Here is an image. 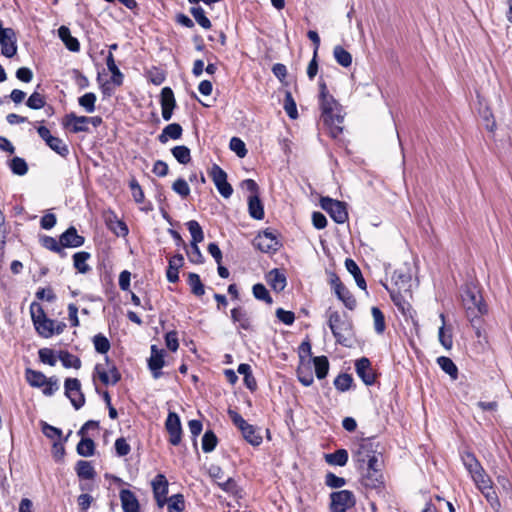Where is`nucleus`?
I'll return each mask as SVG.
<instances>
[{
  "label": "nucleus",
  "instance_id": "f257e3e1",
  "mask_svg": "<svg viewBox=\"0 0 512 512\" xmlns=\"http://www.w3.org/2000/svg\"><path fill=\"white\" fill-rule=\"evenodd\" d=\"M320 89V107L321 119L323 123L329 127L330 134L336 138L342 133L343 115L341 114V105L338 101L329 94L327 85L324 81L319 82Z\"/></svg>",
  "mask_w": 512,
  "mask_h": 512
},
{
  "label": "nucleus",
  "instance_id": "f03ea898",
  "mask_svg": "<svg viewBox=\"0 0 512 512\" xmlns=\"http://www.w3.org/2000/svg\"><path fill=\"white\" fill-rule=\"evenodd\" d=\"M461 297L466 316L471 323L479 320L481 316L487 313V306L483 302L480 291L475 286L466 285Z\"/></svg>",
  "mask_w": 512,
  "mask_h": 512
},
{
  "label": "nucleus",
  "instance_id": "7ed1b4c3",
  "mask_svg": "<svg viewBox=\"0 0 512 512\" xmlns=\"http://www.w3.org/2000/svg\"><path fill=\"white\" fill-rule=\"evenodd\" d=\"M328 326L338 344L349 346L353 333L352 323L346 316L338 311H329Z\"/></svg>",
  "mask_w": 512,
  "mask_h": 512
},
{
  "label": "nucleus",
  "instance_id": "20e7f679",
  "mask_svg": "<svg viewBox=\"0 0 512 512\" xmlns=\"http://www.w3.org/2000/svg\"><path fill=\"white\" fill-rule=\"evenodd\" d=\"M30 313L34 328L41 337L50 338L55 334V321L46 316L40 304L33 302L30 305Z\"/></svg>",
  "mask_w": 512,
  "mask_h": 512
},
{
  "label": "nucleus",
  "instance_id": "39448f33",
  "mask_svg": "<svg viewBox=\"0 0 512 512\" xmlns=\"http://www.w3.org/2000/svg\"><path fill=\"white\" fill-rule=\"evenodd\" d=\"M95 377H98L104 385H116L121 380L119 370L107 356L104 363L95 365L93 378Z\"/></svg>",
  "mask_w": 512,
  "mask_h": 512
},
{
  "label": "nucleus",
  "instance_id": "423d86ee",
  "mask_svg": "<svg viewBox=\"0 0 512 512\" xmlns=\"http://www.w3.org/2000/svg\"><path fill=\"white\" fill-rule=\"evenodd\" d=\"M331 512H347L355 506L356 498L350 490H340L330 494Z\"/></svg>",
  "mask_w": 512,
  "mask_h": 512
},
{
  "label": "nucleus",
  "instance_id": "0eeeda50",
  "mask_svg": "<svg viewBox=\"0 0 512 512\" xmlns=\"http://www.w3.org/2000/svg\"><path fill=\"white\" fill-rule=\"evenodd\" d=\"M320 204L330 217L338 224H343L348 220V212L344 202L329 197H322Z\"/></svg>",
  "mask_w": 512,
  "mask_h": 512
},
{
  "label": "nucleus",
  "instance_id": "6e6552de",
  "mask_svg": "<svg viewBox=\"0 0 512 512\" xmlns=\"http://www.w3.org/2000/svg\"><path fill=\"white\" fill-rule=\"evenodd\" d=\"M253 244L257 249L264 253H276L281 247L278 236L269 229L259 233L255 237Z\"/></svg>",
  "mask_w": 512,
  "mask_h": 512
},
{
  "label": "nucleus",
  "instance_id": "1a4fd4ad",
  "mask_svg": "<svg viewBox=\"0 0 512 512\" xmlns=\"http://www.w3.org/2000/svg\"><path fill=\"white\" fill-rule=\"evenodd\" d=\"M0 45L1 53L7 58H12L17 53V37L12 28H4L0 20Z\"/></svg>",
  "mask_w": 512,
  "mask_h": 512
},
{
  "label": "nucleus",
  "instance_id": "9d476101",
  "mask_svg": "<svg viewBox=\"0 0 512 512\" xmlns=\"http://www.w3.org/2000/svg\"><path fill=\"white\" fill-rule=\"evenodd\" d=\"M65 395L69 398L73 407L78 410L85 403L84 394L81 391V383L77 378H67L64 383Z\"/></svg>",
  "mask_w": 512,
  "mask_h": 512
},
{
  "label": "nucleus",
  "instance_id": "9b49d317",
  "mask_svg": "<svg viewBox=\"0 0 512 512\" xmlns=\"http://www.w3.org/2000/svg\"><path fill=\"white\" fill-rule=\"evenodd\" d=\"M165 428L169 434V443L177 446L181 442L182 427L181 421L177 413L169 412L165 421Z\"/></svg>",
  "mask_w": 512,
  "mask_h": 512
},
{
  "label": "nucleus",
  "instance_id": "f8f14e48",
  "mask_svg": "<svg viewBox=\"0 0 512 512\" xmlns=\"http://www.w3.org/2000/svg\"><path fill=\"white\" fill-rule=\"evenodd\" d=\"M355 370L365 385L371 386L376 381V373L368 358L362 357L355 362Z\"/></svg>",
  "mask_w": 512,
  "mask_h": 512
},
{
  "label": "nucleus",
  "instance_id": "ddd939ff",
  "mask_svg": "<svg viewBox=\"0 0 512 512\" xmlns=\"http://www.w3.org/2000/svg\"><path fill=\"white\" fill-rule=\"evenodd\" d=\"M412 276L407 267L396 269L392 274V282L397 291L410 295Z\"/></svg>",
  "mask_w": 512,
  "mask_h": 512
},
{
  "label": "nucleus",
  "instance_id": "4468645a",
  "mask_svg": "<svg viewBox=\"0 0 512 512\" xmlns=\"http://www.w3.org/2000/svg\"><path fill=\"white\" fill-rule=\"evenodd\" d=\"M152 489L157 505L162 508L166 504L168 481L163 474H158L152 480Z\"/></svg>",
  "mask_w": 512,
  "mask_h": 512
},
{
  "label": "nucleus",
  "instance_id": "2eb2a0df",
  "mask_svg": "<svg viewBox=\"0 0 512 512\" xmlns=\"http://www.w3.org/2000/svg\"><path fill=\"white\" fill-rule=\"evenodd\" d=\"M164 350L158 349L156 345L151 346V355L148 359V367L154 379L162 376L161 369L164 366Z\"/></svg>",
  "mask_w": 512,
  "mask_h": 512
},
{
  "label": "nucleus",
  "instance_id": "dca6fc26",
  "mask_svg": "<svg viewBox=\"0 0 512 512\" xmlns=\"http://www.w3.org/2000/svg\"><path fill=\"white\" fill-rule=\"evenodd\" d=\"M59 238L63 250L64 248L81 247L85 242V238L78 234L77 229L74 226H70L59 236Z\"/></svg>",
  "mask_w": 512,
  "mask_h": 512
},
{
  "label": "nucleus",
  "instance_id": "f3484780",
  "mask_svg": "<svg viewBox=\"0 0 512 512\" xmlns=\"http://www.w3.org/2000/svg\"><path fill=\"white\" fill-rule=\"evenodd\" d=\"M63 125L73 133L90 131L87 116H77L75 113L67 114Z\"/></svg>",
  "mask_w": 512,
  "mask_h": 512
},
{
  "label": "nucleus",
  "instance_id": "a211bd4d",
  "mask_svg": "<svg viewBox=\"0 0 512 512\" xmlns=\"http://www.w3.org/2000/svg\"><path fill=\"white\" fill-rule=\"evenodd\" d=\"M176 106L174 93L170 87H164L161 91V108L162 117L165 121H169Z\"/></svg>",
  "mask_w": 512,
  "mask_h": 512
},
{
  "label": "nucleus",
  "instance_id": "6ab92c4d",
  "mask_svg": "<svg viewBox=\"0 0 512 512\" xmlns=\"http://www.w3.org/2000/svg\"><path fill=\"white\" fill-rule=\"evenodd\" d=\"M231 320L237 325L238 329L245 331L252 330V320L247 310L242 306H237L231 310Z\"/></svg>",
  "mask_w": 512,
  "mask_h": 512
},
{
  "label": "nucleus",
  "instance_id": "aec40b11",
  "mask_svg": "<svg viewBox=\"0 0 512 512\" xmlns=\"http://www.w3.org/2000/svg\"><path fill=\"white\" fill-rule=\"evenodd\" d=\"M184 265V257L182 254H176L169 259L166 277L168 282L176 283L179 280V270Z\"/></svg>",
  "mask_w": 512,
  "mask_h": 512
},
{
  "label": "nucleus",
  "instance_id": "412c9836",
  "mask_svg": "<svg viewBox=\"0 0 512 512\" xmlns=\"http://www.w3.org/2000/svg\"><path fill=\"white\" fill-rule=\"evenodd\" d=\"M119 496L123 512H140L139 502L132 491L128 489H122Z\"/></svg>",
  "mask_w": 512,
  "mask_h": 512
},
{
  "label": "nucleus",
  "instance_id": "4be33fe9",
  "mask_svg": "<svg viewBox=\"0 0 512 512\" xmlns=\"http://www.w3.org/2000/svg\"><path fill=\"white\" fill-rule=\"evenodd\" d=\"M266 281L276 292L283 291L287 285L286 276L277 268H274L267 273Z\"/></svg>",
  "mask_w": 512,
  "mask_h": 512
},
{
  "label": "nucleus",
  "instance_id": "5701e85b",
  "mask_svg": "<svg viewBox=\"0 0 512 512\" xmlns=\"http://www.w3.org/2000/svg\"><path fill=\"white\" fill-rule=\"evenodd\" d=\"M183 129L178 123L168 124L158 136L159 142L167 143L169 139L178 140L182 136Z\"/></svg>",
  "mask_w": 512,
  "mask_h": 512
},
{
  "label": "nucleus",
  "instance_id": "b1692460",
  "mask_svg": "<svg viewBox=\"0 0 512 512\" xmlns=\"http://www.w3.org/2000/svg\"><path fill=\"white\" fill-rule=\"evenodd\" d=\"M41 246L49 251L57 253L60 257H66V252L62 249L60 239L56 240L52 236L42 235L39 238Z\"/></svg>",
  "mask_w": 512,
  "mask_h": 512
},
{
  "label": "nucleus",
  "instance_id": "393cba45",
  "mask_svg": "<svg viewBox=\"0 0 512 512\" xmlns=\"http://www.w3.org/2000/svg\"><path fill=\"white\" fill-rule=\"evenodd\" d=\"M58 35L68 50L72 52H78L80 50V43L78 39L71 35L68 27L61 26L58 29Z\"/></svg>",
  "mask_w": 512,
  "mask_h": 512
},
{
  "label": "nucleus",
  "instance_id": "a878e982",
  "mask_svg": "<svg viewBox=\"0 0 512 512\" xmlns=\"http://www.w3.org/2000/svg\"><path fill=\"white\" fill-rule=\"evenodd\" d=\"M248 212L253 219L262 220L264 218V207L259 195H250L248 197Z\"/></svg>",
  "mask_w": 512,
  "mask_h": 512
},
{
  "label": "nucleus",
  "instance_id": "bb28decb",
  "mask_svg": "<svg viewBox=\"0 0 512 512\" xmlns=\"http://www.w3.org/2000/svg\"><path fill=\"white\" fill-rule=\"evenodd\" d=\"M334 293L347 309H355L357 305L356 299L344 284L341 286L338 285V288L334 290Z\"/></svg>",
  "mask_w": 512,
  "mask_h": 512
},
{
  "label": "nucleus",
  "instance_id": "cd10ccee",
  "mask_svg": "<svg viewBox=\"0 0 512 512\" xmlns=\"http://www.w3.org/2000/svg\"><path fill=\"white\" fill-rule=\"evenodd\" d=\"M91 258V254L86 251L76 252L73 255L74 268L81 274H86L91 270V267L87 264V261Z\"/></svg>",
  "mask_w": 512,
  "mask_h": 512
},
{
  "label": "nucleus",
  "instance_id": "c85d7f7f",
  "mask_svg": "<svg viewBox=\"0 0 512 512\" xmlns=\"http://www.w3.org/2000/svg\"><path fill=\"white\" fill-rule=\"evenodd\" d=\"M345 267H346L347 271L353 275L357 286L362 290H366V288H367L366 281H365L357 263L354 260L347 258L345 260Z\"/></svg>",
  "mask_w": 512,
  "mask_h": 512
},
{
  "label": "nucleus",
  "instance_id": "c756f323",
  "mask_svg": "<svg viewBox=\"0 0 512 512\" xmlns=\"http://www.w3.org/2000/svg\"><path fill=\"white\" fill-rule=\"evenodd\" d=\"M106 65H107L108 70L112 74L111 82L117 87L121 86L123 84L124 76H123L122 72L119 70V68L117 67V65L115 63L114 56L111 52H109V54L106 57Z\"/></svg>",
  "mask_w": 512,
  "mask_h": 512
},
{
  "label": "nucleus",
  "instance_id": "7c9ffc66",
  "mask_svg": "<svg viewBox=\"0 0 512 512\" xmlns=\"http://www.w3.org/2000/svg\"><path fill=\"white\" fill-rule=\"evenodd\" d=\"M461 459L464 467L467 469L471 476L477 473L478 471H481V469H483L482 465L472 452H463L461 455Z\"/></svg>",
  "mask_w": 512,
  "mask_h": 512
},
{
  "label": "nucleus",
  "instance_id": "2f4dec72",
  "mask_svg": "<svg viewBox=\"0 0 512 512\" xmlns=\"http://www.w3.org/2000/svg\"><path fill=\"white\" fill-rule=\"evenodd\" d=\"M75 469L78 477L81 479L92 480L96 476L95 469L89 461L79 460Z\"/></svg>",
  "mask_w": 512,
  "mask_h": 512
},
{
  "label": "nucleus",
  "instance_id": "473e14b6",
  "mask_svg": "<svg viewBox=\"0 0 512 512\" xmlns=\"http://www.w3.org/2000/svg\"><path fill=\"white\" fill-rule=\"evenodd\" d=\"M26 380L32 387H43L47 382L48 378L40 371L33 369H26L25 372Z\"/></svg>",
  "mask_w": 512,
  "mask_h": 512
},
{
  "label": "nucleus",
  "instance_id": "72a5a7b5",
  "mask_svg": "<svg viewBox=\"0 0 512 512\" xmlns=\"http://www.w3.org/2000/svg\"><path fill=\"white\" fill-rule=\"evenodd\" d=\"M325 460L330 465L345 466L348 461V452L345 449H338L333 453L326 454Z\"/></svg>",
  "mask_w": 512,
  "mask_h": 512
},
{
  "label": "nucleus",
  "instance_id": "f704fd0d",
  "mask_svg": "<svg viewBox=\"0 0 512 512\" xmlns=\"http://www.w3.org/2000/svg\"><path fill=\"white\" fill-rule=\"evenodd\" d=\"M76 450L77 453L83 457L92 456L95 452V443L91 438L83 436L77 444Z\"/></svg>",
  "mask_w": 512,
  "mask_h": 512
},
{
  "label": "nucleus",
  "instance_id": "c9c22d12",
  "mask_svg": "<svg viewBox=\"0 0 512 512\" xmlns=\"http://www.w3.org/2000/svg\"><path fill=\"white\" fill-rule=\"evenodd\" d=\"M188 285L190 286L191 292L197 296L201 297L205 294V287L202 283L200 276L196 273H189L188 274Z\"/></svg>",
  "mask_w": 512,
  "mask_h": 512
},
{
  "label": "nucleus",
  "instance_id": "e433bc0d",
  "mask_svg": "<svg viewBox=\"0 0 512 512\" xmlns=\"http://www.w3.org/2000/svg\"><path fill=\"white\" fill-rule=\"evenodd\" d=\"M315 373L318 379H323L329 371V361L326 356H317L313 358Z\"/></svg>",
  "mask_w": 512,
  "mask_h": 512
},
{
  "label": "nucleus",
  "instance_id": "4c0bfd02",
  "mask_svg": "<svg viewBox=\"0 0 512 512\" xmlns=\"http://www.w3.org/2000/svg\"><path fill=\"white\" fill-rule=\"evenodd\" d=\"M437 363L440 368L447 373L452 379H457L458 369L454 362L446 356H440L437 358Z\"/></svg>",
  "mask_w": 512,
  "mask_h": 512
},
{
  "label": "nucleus",
  "instance_id": "58836bf2",
  "mask_svg": "<svg viewBox=\"0 0 512 512\" xmlns=\"http://www.w3.org/2000/svg\"><path fill=\"white\" fill-rule=\"evenodd\" d=\"M46 145L61 157H67L69 155V148L67 144L61 138L53 136Z\"/></svg>",
  "mask_w": 512,
  "mask_h": 512
},
{
  "label": "nucleus",
  "instance_id": "ea45409f",
  "mask_svg": "<svg viewBox=\"0 0 512 512\" xmlns=\"http://www.w3.org/2000/svg\"><path fill=\"white\" fill-rule=\"evenodd\" d=\"M440 319L442 321V325L438 331L439 342L445 349L449 350L453 345L452 334L445 328V315L443 313L440 314Z\"/></svg>",
  "mask_w": 512,
  "mask_h": 512
},
{
  "label": "nucleus",
  "instance_id": "a19ab883",
  "mask_svg": "<svg viewBox=\"0 0 512 512\" xmlns=\"http://www.w3.org/2000/svg\"><path fill=\"white\" fill-rule=\"evenodd\" d=\"M171 153L180 164L186 165L191 161L190 149L187 146H175L171 149Z\"/></svg>",
  "mask_w": 512,
  "mask_h": 512
},
{
  "label": "nucleus",
  "instance_id": "79ce46f5",
  "mask_svg": "<svg viewBox=\"0 0 512 512\" xmlns=\"http://www.w3.org/2000/svg\"><path fill=\"white\" fill-rule=\"evenodd\" d=\"M58 357L65 368L79 369L81 367L80 358L69 353L68 351H60Z\"/></svg>",
  "mask_w": 512,
  "mask_h": 512
},
{
  "label": "nucleus",
  "instance_id": "37998d69",
  "mask_svg": "<svg viewBox=\"0 0 512 512\" xmlns=\"http://www.w3.org/2000/svg\"><path fill=\"white\" fill-rule=\"evenodd\" d=\"M333 55L336 62L345 68L352 64V55L342 46H336L333 50Z\"/></svg>",
  "mask_w": 512,
  "mask_h": 512
},
{
  "label": "nucleus",
  "instance_id": "c03bdc74",
  "mask_svg": "<svg viewBox=\"0 0 512 512\" xmlns=\"http://www.w3.org/2000/svg\"><path fill=\"white\" fill-rule=\"evenodd\" d=\"M168 512H183L185 509V500L182 494H175L166 498Z\"/></svg>",
  "mask_w": 512,
  "mask_h": 512
},
{
  "label": "nucleus",
  "instance_id": "a18cd8bd",
  "mask_svg": "<svg viewBox=\"0 0 512 512\" xmlns=\"http://www.w3.org/2000/svg\"><path fill=\"white\" fill-rule=\"evenodd\" d=\"M241 433L244 439L253 446H259L262 443V436L251 424L248 425Z\"/></svg>",
  "mask_w": 512,
  "mask_h": 512
},
{
  "label": "nucleus",
  "instance_id": "49530a36",
  "mask_svg": "<svg viewBox=\"0 0 512 512\" xmlns=\"http://www.w3.org/2000/svg\"><path fill=\"white\" fill-rule=\"evenodd\" d=\"M190 13L195 21L204 29H210L211 21L206 17L205 12L201 6H194L190 8Z\"/></svg>",
  "mask_w": 512,
  "mask_h": 512
},
{
  "label": "nucleus",
  "instance_id": "de8ad7c7",
  "mask_svg": "<svg viewBox=\"0 0 512 512\" xmlns=\"http://www.w3.org/2000/svg\"><path fill=\"white\" fill-rule=\"evenodd\" d=\"M471 477H472L476 487L480 491L493 486L490 477L486 474L484 469H481V471H478L477 473L473 474Z\"/></svg>",
  "mask_w": 512,
  "mask_h": 512
},
{
  "label": "nucleus",
  "instance_id": "09e8293b",
  "mask_svg": "<svg viewBox=\"0 0 512 512\" xmlns=\"http://www.w3.org/2000/svg\"><path fill=\"white\" fill-rule=\"evenodd\" d=\"M187 229L189 230L192 241L191 243H201L204 240V233L202 227L196 220H190L186 223Z\"/></svg>",
  "mask_w": 512,
  "mask_h": 512
},
{
  "label": "nucleus",
  "instance_id": "8fccbe9b",
  "mask_svg": "<svg viewBox=\"0 0 512 512\" xmlns=\"http://www.w3.org/2000/svg\"><path fill=\"white\" fill-rule=\"evenodd\" d=\"M92 342H93L96 352H98L100 354H106L111 348L110 341L102 333L96 334L93 337Z\"/></svg>",
  "mask_w": 512,
  "mask_h": 512
},
{
  "label": "nucleus",
  "instance_id": "3c124183",
  "mask_svg": "<svg viewBox=\"0 0 512 512\" xmlns=\"http://www.w3.org/2000/svg\"><path fill=\"white\" fill-rule=\"evenodd\" d=\"M97 97L94 93L88 92L78 98V104L87 112L93 113L95 111V102Z\"/></svg>",
  "mask_w": 512,
  "mask_h": 512
},
{
  "label": "nucleus",
  "instance_id": "603ef678",
  "mask_svg": "<svg viewBox=\"0 0 512 512\" xmlns=\"http://www.w3.org/2000/svg\"><path fill=\"white\" fill-rule=\"evenodd\" d=\"M217 443L218 438L215 435V433L211 430H208L204 433L202 437V450L205 453H210L216 448Z\"/></svg>",
  "mask_w": 512,
  "mask_h": 512
},
{
  "label": "nucleus",
  "instance_id": "864d4df0",
  "mask_svg": "<svg viewBox=\"0 0 512 512\" xmlns=\"http://www.w3.org/2000/svg\"><path fill=\"white\" fill-rule=\"evenodd\" d=\"M362 482L364 486L368 488H377L382 484V474L380 471H377V476L373 474V471L367 470L365 474H363Z\"/></svg>",
  "mask_w": 512,
  "mask_h": 512
},
{
  "label": "nucleus",
  "instance_id": "5fc2aeb1",
  "mask_svg": "<svg viewBox=\"0 0 512 512\" xmlns=\"http://www.w3.org/2000/svg\"><path fill=\"white\" fill-rule=\"evenodd\" d=\"M11 171L19 176H23L28 172V165L26 161L21 157H14L9 163Z\"/></svg>",
  "mask_w": 512,
  "mask_h": 512
},
{
  "label": "nucleus",
  "instance_id": "6e6d98bb",
  "mask_svg": "<svg viewBox=\"0 0 512 512\" xmlns=\"http://www.w3.org/2000/svg\"><path fill=\"white\" fill-rule=\"evenodd\" d=\"M353 378L350 374H339L334 380L335 388L340 392H345L351 388Z\"/></svg>",
  "mask_w": 512,
  "mask_h": 512
},
{
  "label": "nucleus",
  "instance_id": "4d7b16f0",
  "mask_svg": "<svg viewBox=\"0 0 512 512\" xmlns=\"http://www.w3.org/2000/svg\"><path fill=\"white\" fill-rule=\"evenodd\" d=\"M252 293H253V296L258 300L264 301L267 304L273 303V300L269 294V291L261 283H257L255 285H253Z\"/></svg>",
  "mask_w": 512,
  "mask_h": 512
},
{
  "label": "nucleus",
  "instance_id": "13d9d810",
  "mask_svg": "<svg viewBox=\"0 0 512 512\" xmlns=\"http://www.w3.org/2000/svg\"><path fill=\"white\" fill-rule=\"evenodd\" d=\"M481 493L486 498V500L490 504L491 508L494 511L499 512V510L501 508V503H500L498 495H497L496 491L494 490L493 486L490 488H487L485 490H482Z\"/></svg>",
  "mask_w": 512,
  "mask_h": 512
},
{
  "label": "nucleus",
  "instance_id": "bf43d9fd",
  "mask_svg": "<svg viewBox=\"0 0 512 512\" xmlns=\"http://www.w3.org/2000/svg\"><path fill=\"white\" fill-rule=\"evenodd\" d=\"M371 312L374 319V329L376 333L382 334L386 328L384 314L378 307H372Z\"/></svg>",
  "mask_w": 512,
  "mask_h": 512
},
{
  "label": "nucleus",
  "instance_id": "052dcab7",
  "mask_svg": "<svg viewBox=\"0 0 512 512\" xmlns=\"http://www.w3.org/2000/svg\"><path fill=\"white\" fill-rule=\"evenodd\" d=\"M283 108L291 119H296L298 117L296 102L294 101L292 94L289 91H287L285 94Z\"/></svg>",
  "mask_w": 512,
  "mask_h": 512
},
{
  "label": "nucleus",
  "instance_id": "680f3d73",
  "mask_svg": "<svg viewBox=\"0 0 512 512\" xmlns=\"http://www.w3.org/2000/svg\"><path fill=\"white\" fill-rule=\"evenodd\" d=\"M46 100L43 95L38 93L37 91L33 92L28 98L26 105L34 110L41 109L45 106Z\"/></svg>",
  "mask_w": 512,
  "mask_h": 512
},
{
  "label": "nucleus",
  "instance_id": "e2e57ef3",
  "mask_svg": "<svg viewBox=\"0 0 512 512\" xmlns=\"http://www.w3.org/2000/svg\"><path fill=\"white\" fill-rule=\"evenodd\" d=\"M229 147L240 158L245 157L247 154L245 143L238 137L231 138Z\"/></svg>",
  "mask_w": 512,
  "mask_h": 512
},
{
  "label": "nucleus",
  "instance_id": "0e129e2a",
  "mask_svg": "<svg viewBox=\"0 0 512 512\" xmlns=\"http://www.w3.org/2000/svg\"><path fill=\"white\" fill-rule=\"evenodd\" d=\"M297 377L299 382L306 387L310 386L314 381L313 375L308 367H298Z\"/></svg>",
  "mask_w": 512,
  "mask_h": 512
},
{
  "label": "nucleus",
  "instance_id": "69168bd1",
  "mask_svg": "<svg viewBox=\"0 0 512 512\" xmlns=\"http://www.w3.org/2000/svg\"><path fill=\"white\" fill-rule=\"evenodd\" d=\"M187 256L190 262L194 264H202L204 257L198 247V243H191L190 250L187 251Z\"/></svg>",
  "mask_w": 512,
  "mask_h": 512
},
{
  "label": "nucleus",
  "instance_id": "338daca9",
  "mask_svg": "<svg viewBox=\"0 0 512 512\" xmlns=\"http://www.w3.org/2000/svg\"><path fill=\"white\" fill-rule=\"evenodd\" d=\"M172 189L175 193H177L178 195H180L182 198H186L187 196H189L190 194V188H189V185L188 183L186 182V180H184L183 178H179L177 179L173 185H172Z\"/></svg>",
  "mask_w": 512,
  "mask_h": 512
},
{
  "label": "nucleus",
  "instance_id": "774afa93",
  "mask_svg": "<svg viewBox=\"0 0 512 512\" xmlns=\"http://www.w3.org/2000/svg\"><path fill=\"white\" fill-rule=\"evenodd\" d=\"M217 485L223 491L230 493L232 495H236L238 493V485L232 477H228L226 480L223 481H218Z\"/></svg>",
  "mask_w": 512,
  "mask_h": 512
}]
</instances>
